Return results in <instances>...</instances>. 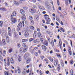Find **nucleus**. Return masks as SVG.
I'll use <instances>...</instances> for the list:
<instances>
[{
	"label": "nucleus",
	"instance_id": "nucleus-1",
	"mask_svg": "<svg viewBox=\"0 0 75 75\" xmlns=\"http://www.w3.org/2000/svg\"><path fill=\"white\" fill-rule=\"evenodd\" d=\"M40 40L42 43H43L44 45H45L46 46H47L48 45V43L47 41H45L44 39L41 38L40 39Z\"/></svg>",
	"mask_w": 75,
	"mask_h": 75
},
{
	"label": "nucleus",
	"instance_id": "nucleus-2",
	"mask_svg": "<svg viewBox=\"0 0 75 75\" xmlns=\"http://www.w3.org/2000/svg\"><path fill=\"white\" fill-rule=\"evenodd\" d=\"M18 28L17 29V31H18L19 30H21V28L22 27V23H20L17 26Z\"/></svg>",
	"mask_w": 75,
	"mask_h": 75
},
{
	"label": "nucleus",
	"instance_id": "nucleus-3",
	"mask_svg": "<svg viewBox=\"0 0 75 75\" xmlns=\"http://www.w3.org/2000/svg\"><path fill=\"white\" fill-rule=\"evenodd\" d=\"M31 61V58H28L26 59V62L27 64H29Z\"/></svg>",
	"mask_w": 75,
	"mask_h": 75
},
{
	"label": "nucleus",
	"instance_id": "nucleus-4",
	"mask_svg": "<svg viewBox=\"0 0 75 75\" xmlns=\"http://www.w3.org/2000/svg\"><path fill=\"white\" fill-rule=\"evenodd\" d=\"M28 56H29V54L28 53H26L24 57V59H26L28 57Z\"/></svg>",
	"mask_w": 75,
	"mask_h": 75
},
{
	"label": "nucleus",
	"instance_id": "nucleus-5",
	"mask_svg": "<svg viewBox=\"0 0 75 75\" xmlns=\"http://www.w3.org/2000/svg\"><path fill=\"white\" fill-rule=\"evenodd\" d=\"M41 47L44 51H46V50H47V47H46V46L44 45H42Z\"/></svg>",
	"mask_w": 75,
	"mask_h": 75
},
{
	"label": "nucleus",
	"instance_id": "nucleus-6",
	"mask_svg": "<svg viewBox=\"0 0 75 75\" xmlns=\"http://www.w3.org/2000/svg\"><path fill=\"white\" fill-rule=\"evenodd\" d=\"M6 40L7 42L8 43V42H10V39H9V38H8V36H6Z\"/></svg>",
	"mask_w": 75,
	"mask_h": 75
},
{
	"label": "nucleus",
	"instance_id": "nucleus-7",
	"mask_svg": "<svg viewBox=\"0 0 75 75\" xmlns=\"http://www.w3.org/2000/svg\"><path fill=\"white\" fill-rule=\"evenodd\" d=\"M18 61L20 62V61H21V56H20V55H18Z\"/></svg>",
	"mask_w": 75,
	"mask_h": 75
},
{
	"label": "nucleus",
	"instance_id": "nucleus-8",
	"mask_svg": "<svg viewBox=\"0 0 75 75\" xmlns=\"http://www.w3.org/2000/svg\"><path fill=\"white\" fill-rule=\"evenodd\" d=\"M7 61H8L7 63V65L8 66V67H9V66H10V58L9 57L8 58Z\"/></svg>",
	"mask_w": 75,
	"mask_h": 75
},
{
	"label": "nucleus",
	"instance_id": "nucleus-9",
	"mask_svg": "<svg viewBox=\"0 0 75 75\" xmlns=\"http://www.w3.org/2000/svg\"><path fill=\"white\" fill-rule=\"evenodd\" d=\"M14 4L15 6H19V3L15 1H14Z\"/></svg>",
	"mask_w": 75,
	"mask_h": 75
},
{
	"label": "nucleus",
	"instance_id": "nucleus-10",
	"mask_svg": "<svg viewBox=\"0 0 75 75\" xmlns=\"http://www.w3.org/2000/svg\"><path fill=\"white\" fill-rule=\"evenodd\" d=\"M46 33L47 34H48L49 35H52L53 34L52 32H51V31H46Z\"/></svg>",
	"mask_w": 75,
	"mask_h": 75
},
{
	"label": "nucleus",
	"instance_id": "nucleus-11",
	"mask_svg": "<svg viewBox=\"0 0 75 75\" xmlns=\"http://www.w3.org/2000/svg\"><path fill=\"white\" fill-rule=\"evenodd\" d=\"M28 47H25L23 48V52H25L27 51V49Z\"/></svg>",
	"mask_w": 75,
	"mask_h": 75
},
{
	"label": "nucleus",
	"instance_id": "nucleus-12",
	"mask_svg": "<svg viewBox=\"0 0 75 75\" xmlns=\"http://www.w3.org/2000/svg\"><path fill=\"white\" fill-rule=\"evenodd\" d=\"M28 41V39H23L22 40V42H27V41Z\"/></svg>",
	"mask_w": 75,
	"mask_h": 75
},
{
	"label": "nucleus",
	"instance_id": "nucleus-13",
	"mask_svg": "<svg viewBox=\"0 0 75 75\" xmlns=\"http://www.w3.org/2000/svg\"><path fill=\"white\" fill-rule=\"evenodd\" d=\"M50 44L52 45V47H54V41L52 40L51 41V42L50 43Z\"/></svg>",
	"mask_w": 75,
	"mask_h": 75
},
{
	"label": "nucleus",
	"instance_id": "nucleus-14",
	"mask_svg": "<svg viewBox=\"0 0 75 75\" xmlns=\"http://www.w3.org/2000/svg\"><path fill=\"white\" fill-rule=\"evenodd\" d=\"M23 21H25V20L26 18H25V16L24 14H23V16L21 17Z\"/></svg>",
	"mask_w": 75,
	"mask_h": 75
},
{
	"label": "nucleus",
	"instance_id": "nucleus-15",
	"mask_svg": "<svg viewBox=\"0 0 75 75\" xmlns=\"http://www.w3.org/2000/svg\"><path fill=\"white\" fill-rule=\"evenodd\" d=\"M59 45L60 49H62V47H61V45H62V42L61 41V39L59 40Z\"/></svg>",
	"mask_w": 75,
	"mask_h": 75
},
{
	"label": "nucleus",
	"instance_id": "nucleus-16",
	"mask_svg": "<svg viewBox=\"0 0 75 75\" xmlns=\"http://www.w3.org/2000/svg\"><path fill=\"white\" fill-rule=\"evenodd\" d=\"M24 35L25 37H28V35H29V33H28L27 32H25V33Z\"/></svg>",
	"mask_w": 75,
	"mask_h": 75
},
{
	"label": "nucleus",
	"instance_id": "nucleus-17",
	"mask_svg": "<svg viewBox=\"0 0 75 75\" xmlns=\"http://www.w3.org/2000/svg\"><path fill=\"white\" fill-rule=\"evenodd\" d=\"M8 34L9 36H11V29H10L8 31Z\"/></svg>",
	"mask_w": 75,
	"mask_h": 75
},
{
	"label": "nucleus",
	"instance_id": "nucleus-18",
	"mask_svg": "<svg viewBox=\"0 0 75 75\" xmlns=\"http://www.w3.org/2000/svg\"><path fill=\"white\" fill-rule=\"evenodd\" d=\"M60 68H61V66L59 64L57 67V70L58 72L59 71V70H60Z\"/></svg>",
	"mask_w": 75,
	"mask_h": 75
},
{
	"label": "nucleus",
	"instance_id": "nucleus-19",
	"mask_svg": "<svg viewBox=\"0 0 75 75\" xmlns=\"http://www.w3.org/2000/svg\"><path fill=\"white\" fill-rule=\"evenodd\" d=\"M34 23V21L33 20H31L30 22V23L31 25H33Z\"/></svg>",
	"mask_w": 75,
	"mask_h": 75
},
{
	"label": "nucleus",
	"instance_id": "nucleus-20",
	"mask_svg": "<svg viewBox=\"0 0 75 75\" xmlns=\"http://www.w3.org/2000/svg\"><path fill=\"white\" fill-rule=\"evenodd\" d=\"M35 18L36 19V20H39V18H40L39 16L37 15H36L35 16Z\"/></svg>",
	"mask_w": 75,
	"mask_h": 75
},
{
	"label": "nucleus",
	"instance_id": "nucleus-21",
	"mask_svg": "<svg viewBox=\"0 0 75 75\" xmlns=\"http://www.w3.org/2000/svg\"><path fill=\"white\" fill-rule=\"evenodd\" d=\"M12 14L13 16H16V14H17V13L15 11H14L12 13Z\"/></svg>",
	"mask_w": 75,
	"mask_h": 75
},
{
	"label": "nucleus",
	"instance_id": "nucleus-22",
	"mask_svg": "<svg viewBox=\"0 0 75 75\" xmlns=\"http://www.w3.org/2000/svg\"><path fill=\"white\" fill-rule=\"evenodd\" d=\"M56 20H57V21H58L59 23H60V19L58 17H56Z\"/></svg>",
	"mask_w": 75,
	"mask_h": 75
},
{
	"label": "nucleus",
	"instance_id": "nucleus-23",
	"mask_svg": "<svg viewBox=\"0 0 75 75\" xmlns=\"http://www.w3.org/2000/svg\"><path fill=\"white\" fill-rule=\"evenodd\" d=\"M36 36H37V35L36 32L35 31L34 32L33 36L34 38H35Z\"/></svg>",
	"mask_w": 75,
	"mask_h": 75
},
{
	"label": "nucleus",
	"instance_id": "nucleus-24",
	"mask_svg": "<svg viewBox=\"0 0 75 75\" xmlns=\"http://www.w3.org/2000/svg\"><path fill=\"white\" fill-rule=\"evenodd\" d=\"M14 35L15 37H18V34L16 32H15L14 34Z\"/></svg>",
	"mask_w": 75,
	"mask_h": 75
},
{
	"label": "nucleus",
	"instance_id": "nucleus-25",
	"mask_svg": "<svg viewBox=\"0 0 75 75\" xmlns=\"http://www.w3.org/2000/svg\"><path fill=\"white\" fill-rule=\"evenodd\" d=\"M20 12L21 14H23L24 13V11L23 9H21L20 11Z\"/></svg>",
	"mask_w": 75,
	"mask_h": 75
},
{
	"label": "nucleus",
	"instance_id": "nucleus-26",
	"mask_svg": "<svg viewBox=\"0 0 75 75\" xmlns=\"http://www.w3.org/2000/svg\"><path fill=\"white\" fill-rule=\"evenodd\" d=\"M36 35H38V37H40V36L41 35V33H40V32H36Z\"/></svg>",
	"mask_w": 75,
	"mask_h": 75
},
{
	"label": "nucleus",
	"instance_id": "nucleus-27",
	"mask_svg": "<svg viewBox=\"0 0 75 75\" xmlns=\"http://www.w3.org/2000/svg\"><path fill=\"white\" fill-rule=\"evenodd\" d=\"M17 20H16V19L14 18L13 20H12V22H13V23H15L16 22Z\"/></svg>",
	"mask_w": 75,
	"mask_h": 75
},
{
	"label": "nucleus",
	"instance_id": "nucleus-28",
	"mask_svg": "<svg viewBox=\"0 0 75 75\" xmlns=\"http://www.w3.org/2000/svg\"><path fill=\"white\" fill-rule=\"evenodd\" d=\"M22 46L24 48H25L26 47H27V46L26 45V44L25 43H23L22 44Z\"/></svg>",
	"mask_w": 75,
	"mask_h": 75
},
{
	"label": "nucleus",
	"instance_id": "nucleus-29",
	"mask_svg": "<svg viewBox=\"0 0 75 75\" xmlns=\"http://www.w3.org/2000/svg\"><path fill=\"white\" fill-rule=\"evenodd\" d=\"M22 46L24 48H25L26 47H27V46L26 45V44L25 43H23L22 44Z\"/></svg>",
	"mask_w": 75,
	"mask_h": 75
},
{
	"label": "nucleus",
	"instance_id": "nucleus-30",
	"mask_svg": "<svg viewBox=\"0 0 75 75\" xmlns=\"http://www.w3.org/2000/svg\"><path fill=\"white\" fill-rule=\"evenodd\" d=\"M17 70L18 73H20L21 72V71L20 70V68H19L18 67H17Z\"/></svg>",
	"mask_w": 75,
	"mask_h": 75
},
{
	"label": "nucleus",
	"instance_id": "nucleus-31",
	"mask_svg": "<svg viewBox=\"0 0 75 75\" xmlns=\"http://www.w3.org/2000/svg\"><path fill=\"white\" fill-rule=\"evenodd\" d=\"M50 20H49L46 21H47V22H46V24H50Z\"/></svg>",
	"mask_w": 75,
	"mask_h": 75
},
{
	"label": "nucleus",
	"instance_id": "nucleus-32",
	"mask_svg": "<svg viewBox=\"0 0 75 75\" xmlns=\"http://www.w3.org/2000/svg\"><path fill=\"white\" fill-rule=\"evenodd\" d=\"M29 19L30 20H32L33 19V16H29Z\"/></svg>",
	"mask_w": 75,
	"mask_h": 75
},
{
	"label": "nucleus",
	"instance_id": "nucleus-33",
	"mask_svg": "<svg viewBox=\"0 0 75 75\" xmlns=\"http://www.w3.org/2000/svg\"><path fill=\"white\" fill-rule=\"evenodd\" d=\"M54 64L55 66H57V65H58V62L56 61L54 62Z\"/></svg>",
	"mask_w": 75,
	"mask_h": 75
},
{
	"label": "nucleus",
	"instance_id": "nucleus-34",
	"mask_svg": "<svg viewBox=\"0 0 75 75\" xmlns=\"http://www.w3.org/2000/svg\"><path fill=\"white\" fill-rule=\"evenodd\" d=\"M3 25V21H0V27H2Z\"/></svg>",
	"mask_w": 75,
	"mask_h": 75
},
{
	"label": "nucleus",
	"instance_id": "nucleus-35",
	"mask_svg": "<svg viewBox=\"0 0 75 75\" xmlns=\"http://www.w3.org/2000/svg\"><path fill=\"white\" fill-rule=\"evenodd\" d=\"M34 40V38H30L29 39V41L30 42H31V41H33Z\"/></svg>",
	"mask_w": 75,
	"mask_h": 75
},
{
	"label": "nucleus",
	"instance_id": "nucleus-36",
	"mask_svg": "<svg viewBox=\"0 0 75 75\" xmlns=\"http://www.w3.org/2000/svg\"><path fill=\"white\" fill-rule=\"evenodd\" d=\"M30 52H31V54H33V53H34V52H35L34 50H31L30 51Z\"/></svg>",
	"mask_w": 75,
	"mask_h": 75
},
{
	"label": "nucleus",
	"instance_id": "nucleus-37",
	"mask_svg": "<svg viewBox=\"0 0 75 75\" xmlns=\"http://www.w3.org/2000/svg\"><path fill=\"white\" fill-rule=\"evenodd\" d=\"M60 30H61V31H62L64 33L65 32V30H64V28H60Z\"/></svg>",
	"mask_w": 75,
	"mask_h": 75
},
{
	"label": "nucleus",
	"instance_id": "nucleus-38",
	"mask_svg": "<svg viewBox=\"0 0 75 75\" xmlns=\"http://www.w3.org/2000/svg\"><path fill=\"white\" fill-rule=\"evenodd\" d=\"M2 42L4 45H6V41L4 39L2 40Z\"/></svg>",
	"mask_w": 75,
	"mask_h": 75
},
{
	"label": "nucleus",
	"instance_id": "nucleus-39",
	"mask_svg": "<svg viewBox=\"0 0 75 75\" xmlns=\"http://www.w3.org/2000/svg\"><path fill=\"white\" fill-rule=\"evenodd\" d=\"M33 9L35 10H36L37 9V7H36V6H35V5H34L33 6Z\"/></svg>",
	"mask_w": 75,
	"mask_h": 75
},
{
	"label": "nucleus",
	"instance_id": "nucleus-40",
	"mask_svg": "<svg viewBox=\"0 0 75 75\" xmlns=\"http://www.w3.org/2000/svg\"><path fill=\"white\" fill-rule=\"evenodd\" d=\"M45 20L46 21H47V20H51V19H50V18H48V17H46L45 18Z\"/></svg>",
	"mask_w": 75,
	"mask_h": 75
},
{
	"label": "nucleus",
	"instance_id": "nucleus-41",
	"mask_svg": "<svg viewBox=\"0 0 75 75\" xmlns=\"http://www.w3.org/2000/svg\"><path fill=\"white\" fill-rule=\"evenodd\" d=\"M30 29H31V30H34V27L33 26H31L30 27Z\"/></svg>",
	"mask_w": 75,
	"mask_h": 75
},
{
	"label": "nucleus",
	"instance_id": "nucleus-42",
	"mask_svg": "<svg viewBox=\"0 0 75 75\" xmlns=\"http://www.w3.org/2000/svg\"><path fill=\"white\" fill-rule=\"evenodd\" d=\"M12 51H13V49L12 48H11L9 50V53L11 52Z\"/></svg>",
	"mask_w": 75,
	"mask_h": 75
},
{
	"label": "nucleus",
	"instance_id": "nucleus-43",
	"mask_svg": "<svg viewBox=\"0 0 75 75\" xmlns=\"http://www.w3.org/2000/svg\"><path fill=\"white\" fill-rule=\"evenodd\" d=\"M65 3L67 6L68 5V0H65Z\"/></svg>",
	"mask_w": 75,
	"mask_h": 75
},
{
	"label": "nucleus",
	"instance_id": "nucleus-44",
	"mask_svg": "<svg viewBox=\"0 0 75 75\" xmlns=\"http://www.w3.org/2000/svg\"><path fill=\"white\" fill-rule=\"evenodd\" d=\"M70 64H74V61H73V60H71L70 61Z\"/></svg>",
	"mask_w": 75,
	"mask_h": 75
},
{
	"label": "nucleus",
	"instance_id": "nucleus-45",
	"mask_svg": "<svg viewBox=\"0 0 75 75\" xmlns=\"http://www.w3.org/2000/svg\"><path fill=\"white\" fill-rule=\"evenodd\" d=\"M70 72L71 75H73V70H71Z\"/></svg>",
	"mask_w": 75,
	"mask_h": 75
},
{
	"label": "nucleus",
	"instance_id": "nucleus-46",
	"mask_svg": "<svg viewBox=\"0 0 75 75\" xmlns=\"http://www.w3.org/2000/svg\"><path fill=\"white\" fill-rule=\"evenodd\" d=\"M40 58L42 60H43V58H45V57L44 56H42L40 57Z\"/></svg>",
	"mask_w": 75,
	"mask_h": 75
},
{
	"label": "nucleus",
	"instance_id": "nucleus-47",
	"mask_svg": "<svg viewBox=\"0 0 75 75\" xmlns=\"http://www.w3.org/2000/svg\"><path fill=\"white\" fill-rule=\"evenodd\" d=\"M34 54H35V56H38V52H35L34 53Z\"/></svg>",
	"mask_w": 75,
	"mask_h": 75
},
{
	"label": "nucleus",
	"instance_id": "nucleus-48",
	"mask_svg": "<svg viewBox=\"0 0 75 75\" xmlns=\"http://www.w3.org/2000/svg\"><path fill=\"white\" fill-rule=\"evenodd\" d=\"M61 64L62 65V67H64V62H61Z\"/></svg>",
	"mask_w": 75,
	"mask_h": 75
},
{
	"label": "nucleus",
	"instance_id": "nucleus-49",
	"mask_svg": "<svg viewBox=\"0 0 75 75\" xmlns=\"http://www.w3.org/2000/svg\"><path fill=\"white\" fill-rule=\"evenodd\" d=\"M57 3L58 6H59V0H57Z\"/></svg>",
	"mask_w": 75,
	"mask_h": 75
},
{
	"label": "nucleus",
	"instance_id": "nucleus-50",
	"mask_svg": "<svg viewBox=\"0 0 75 75\" xmlns=\"http://www.w3.org/2000/svg\"><path fill=\"white\" fill-rule=\"evenodd\" d=\"M2 11H6V9L5 8H3Z\"/></svg>",
	"mask_w": 75,
	"mask_h": 75
},
{
	"label": "nucleus",
	"instance_id": "nucleus-51",
	"mask_svg": "<svg viewBox=\"0 0 75 75\" xmlns=\"http://www.w3.org/2000/svg\"><path fill=\"white\" fill-rule=\"evenodd\" d=\"M68 71V69H65V71H66V75H68V71Z\"/></svg>",
	"mask_w": 75,
	"mask_h": 75
},
{
	"label": "nucleus",
	"instance_id": "nucleus-52",
	"mask_svg": "<svg viewBox=\"0 0 75 75\" xmlns=\"http://www.w3.org/2000/svg\"><path fill=\"white\" fill-rule=\"evenodd\" d=\"M23 48L22 47H21L20 49V51H23Z\"/></svg>",
	"mask_w": 75,
	"mask_h": 75
},
{
	"label": "nucleus",
	"instance_id": "nucleus-53",
	"mask_svg": "<svg viewBox=\"0 0 75 75\" xmlns=\"http://www.w3.org/2000/svg\"><path fill=\"white\" fill-rule=\"evenodd\" d=\"M60 16L61 17H62L63 18H64V16L62 14H60Z\"/></svg>",
	"mask_w": 75,
	"mask_h": 75
},
{
	"label": "nucleus",
	"instance_id": "nucleus-54",
	"mask_svg": "<svg viewBox=\"0 0 75 75\" xmlns=\"http://www.w3.org/2000/svg\"><path fill=\"white\" fill-rule=\"evenodd\" d=\"M50 3H51L52 5H53V1H52V0H50Z\"/></svg>",
	"mask_w": 75,
	"mask_h": 75
},
{
	"label": "nucleus",
	"instance_id": "nucleus-55",
	"mask_svg": "<svg viewBox=\"0 0 75 75\" xmlns=\"http://www.w3.org/2000/svg\"><path fill=\"white\" fill-rule=\"evenodd\" d=\"M36 11V9H33V11L31 12V13H35V11Z\"/></svg>",
	"mask_w": 75,
	"mask_h": 75
},
{
	"label": "nucleus",
	"instance_id": "nucleus-56",
	"mask_svg": "<svg viewBox=\"0 0 75 75\" xmlns=\"http://www.w3.org/2000/svg\"><path fill=\"white\" fill-rule=\"evenodd\" d=\"M0 60H1V61H3V57H1L0 58Z\"/></svg>",
	"mask_w": 75,
	"mask_h": 75
},
{
	"label": "nucleus",
	"instance_id": "nucleus-57",
	"mask_svg": "<svg viewBox=\"0 0 75 75\" xmlns=\"http://www.w3.org/2000/svg\"><path fill=\"white\" fill-rule=\"evenodd\" d=\"M5 75H9L7 73V71H5Z\"/></svg>",
	"mask_w": 75,
	"mask_h": 75
},
{
	"label": "nucleus",
	"instance_id": "nucleus-58",
	"mask_svg": "<svg viewBox=\"0 0 75 75\" xmlns=\"http://www.w3.org/2000/svg\"><path fill=\"white\" fill-rule=\"evenodd\" d=\"M25 10H27V8H27V7H25L23 8Z\"/></svg>",
	"mask_w": 75,
	"mask_h": 75
},
{
	"label": "nucleus",
	"instance_id": "nucleus-59",
	"mask_svg": "<svg viewBox=\"0 0 75 75\" xmlns=\"http://www.w3.org/2000/svg\"><path fill=\"white\" fill-rule=\"evenodd\" d=\"M75 35L74 34H73V35L71 36V38H75Z\"/></svg>",
	"mask_w": 75,
	"mask_h": 75
},
{
	"label": "nucleus",
	"instance_id": "nucleus-60",
	"mask_svg": "<svg viewBox=\"0 0 75 75\" xmlns=\"http://www.w3.org/2000/svg\"><path fill=\"white\" fill-rule=\"evenodd\" d=\"M52 71H53V72H54V73H56V72L54 71H56V70L55 69H54L52 70Z\"/></svg>",
	"mask_w": 75,
	"mask_h": 75
},
{
	"label": "nucleus",
	"instance_id": "nucleus-61",
	"mask_svg": "<svg viewBox=\"0 0 75 75\" xmlns=\"http://www.w3.org/2000/svg\"><path fill=\"white\" fill-rule=\"evenodd\" d=\"M26 74V72L25 71H23L22 72V74Z\"/></svg>",
	"mask_w": 75,
	"mask_h": 75
},
{
	"label": "nucleus",
	"instance_id": "nucleus-62",
	"mask_svg": "<svg viewBox=\"0 0 75 75\" xmlns=\"http://www.w3.org/2000/svg\"><path fill=\"white\" fill-rule=\"evenodd\" d=\"M5 55H6V52H3V56H4H4H5Z\"/></svg>",
	"mask_w": 75,
	"mask_h": 75
},
{
	"label": "nucleus",
	"instance_id": "nucleus-63",
	"mask_svg": "<svg viewBox=\"0 0 75 75\" xmlns=\"http://www.w3.org/2000/svg\"><path fill=\"white\" fill-rule=\"evenodd\" d=\"M64 42H65V43H66L67 45H68V42H67V41H64Z\"/></svg>",
	"mask_w": 75,
	"mask_h": 75
},
{
	"label": "nucleus",
	"instance_id": "nucleus-64",
	"mask_svg": "<svg viewBox=\"0 0 75 75\" xmlns=\"http://www.w3.org/2000/svg\"><path fill=\"white\" fill-rule=\"evenodd\" d=\"M36 42H39V39H36Z\"/></svg>",
	"mask_w": 75,
	"mask_h": 75
}]
</instances>
